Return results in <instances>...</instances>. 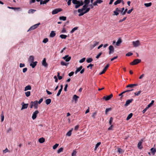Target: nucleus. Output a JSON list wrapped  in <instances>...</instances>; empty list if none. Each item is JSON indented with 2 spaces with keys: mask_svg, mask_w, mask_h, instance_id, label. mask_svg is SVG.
Masks as SVG:
<instances>
[{
  "mask_svg": "<svg viewBox=\"0 0 156 156\" xmlns=\"http://www.w3.org/2000/svg\"><path fill=\"white\" fill-rule=\"evenodd\" d=\"M1 121L2 122L4 121V116L3 115V112H2V113L1 115Z\"/></svg>",
  "mask_w": 156,
  "mask_h": 156,
  "instance_id": "nucleus-33",
  "label": "nucleus"
},
{
  "mask_svg": "<svg viewBox=\"0 0 156 156\" xmlns=\"http://www.w3.org/2000/svg\"><path fill=\"white\" fill-rule=\"evenodd\" d=\"M41 24L40 23H38L37 24H35L33 26H31L30 27V28L27 31H31L32 30H34L36 28H37L38 26L40 25Z\"/></svg>",
  "mask_w": 156,
  "mask_h": 156,
  "instance_id": "nucleus-2",
  "label": "nucleus"
},
{
  "mask_svg": "<svg viewBox=\"0 0 156 156\" xmlns=\"http://www.w3.org/2000/svg\"><path fill=\"white\" fill-rule=\"evenodd\" d=\"M8 8L9 9H13L15 10H21V9L20 8L10 7H9V6H8Z\"/></svg>",
  "mask_w": 156,
  "mask_h": 156,
  "instance_id": "nucleus-20",
  "label": "nucleus"
},
{
  "mask_svg": "<svg viewBox=\"0 0 156 156\" xmlns=\"http://www.w3.org/2000/svg\"><path fill=\"white\" fill-rule=\"evenodd\" d=\"M56 35V34L55 33L54 31H52L50 33V36L51 37H54Z\"/></svg>",
  "mask_w": 156,
  "mask_h": 156,
  "instance_id": "nucleus-24",
  "label": "nucleus"
},
{
  "mask_svg": "<svg viewBox=\"0 0 156 156\" xmlns=\"http://www.w3.org/2000/svg\"><path fill=\"white\" fill-rule=\"evenodd\" d=\"M82 68H83V66H81L77 68L76 69V70L78 72H79L82 69Z\"/></svg>",
  "mask_w": 156,
  "mask_h": 156,
  "instance_id": "nucleus-52",
  "label": "nucleus"
},
{
  "mask_svg": "<svg viewBox=\"0 0 156 156\" xmlns=\"http://www.w3.org/2000/svg\"><path fill=\"white\" fill-rule=\"evenodd\" d=\"M42 64L43 66L46 67L48 66V64L46 62V59L44 58L42 62Z\"/></svg>",
  "mask_w": 156,
  "mask_h": 156,
  "instance_id": "nucleus-15",
  "label": "nucleus"
},
{
  "mask_svg": "<svg viewBox=\"0 0 156 156\" xmlns=\"http://www.w3.org/2000/svg\"><path fill=\"white\" fill-rule=\"evenodd\" d=\"M37 61L31 62L30 64V66H31L32 68H34L37 65Z\"/></svg>",
  "mask_w": 156,
  "mask_h": 156,
  "instance_id": "nucleus-14",
  "label": "nucleus"
},
{
  "mask_svg": "<svg viewBox=\"0 0 156 156\" xmlns=\"http://www.w3.org/2000/svg\"><path fill=\"white\" fill-rule=\"evenodd\" d=\"M122 1L123 2V1H122V0H117L114 3V5H116L120 3L121 2H122Z\"/></svg>",
  "mask_w": 156,
  "mask_h": 156,
  "instance_id": "nucleus-28",
  "label": "nucleus"
},
{
  "mask_svg": "<svg viewBox=\"0 0 156 156\" xmlns=\"http://www.w3.org/2000/svg\"><path fill=\"white\" fill-rule=\"evenodd\" d=\"M133 100V99H129L127 100L126 102V104L125 105V106H127L128 105H129L130 103H131Z\"/></svg>",
  "mask_w": 156,
  "mask_h": 156,
  "instance_id": "nucleus-13",
  "label": "nucleus"
},
{
  "mask_svg": "<svg viewBox=\"0 0 156 156\" xmlns=\"http://www.w3.org/2000/svg\"><path fill=\"white\" fill-rule=\"evenodd\" d=\"M112 110V108H106L105 110V114H107V113L108 112Z\"/></svg>",
  "mask_w": 156,
  "mask_h": 156,
  "instance_id": "nucleus-47",
  "label": "nucleus"
},
{
  "mask_svg": "<svg viewBox=\"0 0 156 156\" xmlns=\"http://www.w3.org/2000/svg\"><path fill=\"white\" fill-rule=\"evenodd\" d=\"M21 105H22V107L21 108V110H22L23 109L27 108L28 106V104H25L24 103V102H23L21 104Z\"/></svg>",
  "mask_w": 156,
  "mask_h": 156,
  "instance_id": "nucleus-11",
  "label": "nucleus"
},
{
  "mask_svg": "<svg viewBox=\"0 0 156 156\" xmlns=\"http://www.w3.org/2000/svg\"><path fill=\"white\" fill-rule=\"evenodd\" d=\"M102 52H101L99 53L96 57V58L97 59L98 58H99V57L100 56L102 55Z\"/></svg>",
  "mask_w": 156,
  "mask_h": 156,
  "instance_id": "nucleus-54",
  "label": "nucleus"
},
{
  "mask_svg": "<svg viewBox=\"0 0 156 156\" xmlns=\"http://www.w3.org/2000/svg\"><path fill=\"white\" fill-rule=\"evenodd\" d=\"M72 3L75 5L76 9H77L81 6L79 1L75 0L72 2Z\"/></svg>",
  "mask_w": 156,
  "mask_h": 156,
  "instance_id": "nucleus-1",
  "label": "nucleus"
},
{
  "mask_svg": "<svg viewBox=\"0 0 156 156\" xmlns=\"http://www.w3.org/2000/svg\"><path fill=\"white\" fill-rule=\"evenodd\" d=\"M90 2V0H85L84 2L85 4L88 5Z\"/></svg>",
  "mask_w": 156,
  "mask_h": 156,
  "instance_id": "nucleus-42",
  "label": "nucleus"
},
{
  "mask_svg": "<svg viewBox=\"0 0 156 156\" xmlns=\"http://www.w3.org/2000/svg\"><path fill=\"white\" fill-rule=\"evenodd\" d=\"M133 116V114L132 113H130L129 114L127 117L126 119L127 120H129V119L132 116Z\"/></svg>",
  "mask_w": 156,
  "mask_h": 156,
  "instance_id": "nucleus-35",
  "label": "nucleus"
},
{
  "mask_svg": "<svg viewBox=\"0 0 156 156\" xmlns=\"http://www.w3.org/2000/svg\"><path fill=\"white\" fill-rule=\"evenodd\" d=\"M118 152L119 153V154L122 153L123 152V150L122 149L120 148H118Z\"/></svg>",
  "mask_w": 156,
  "mask_h": 156,
  "instance_id": "nucleus-53",
  "label": "nucleus"
},
{
  "mask_svg": "<svg viewBox=\"0 0 156 156\" xmlns=\"http://www.w3.org/2000/svg\"><path fill=\"white\" fill-rule=\"evenodd\" d=\"M150 151L151 153L153 155L156 152V149L153 147L151 148L150 149Z\"/></svg>",
  "mask_w": 156,
  "mask_h": 156,
  "instance_id": "nucleus-18",
  "label": "nucleus"
},
{
  "mask_svg": "<svg viewBox=\"0 0 156 156\" xmlns=\"http://www.w3.org/2000/svg\"><path fill=\"white\" fill-rule=\"evenodd\" d=\"M57 76L59 80H61L62 79V77L61 76H60V73L59 72L57 73Z\"/></svg>",
  "mask_w": 156,
  "mask_h": 156,
  "instance_id": "nucleus-45",
  "label": "nucleus"
},
{
  "mask_svg": "<svg viewBox=\"0 0 156 156\" xmlns=\"http://www.w3.org/2000/svg\"><path fill=\"white\" fill-rule=\"evenodd\" d=\"M78 98H79V97L76 94H75L73 96V99L75 101H76Z\"/></svg>",
  "mask_w": 156,
  "mask_h": 156,
  "instance_id": "nucleus-29",
  "label": "nucleus"
},
{
  "mask_svg": "<svg viewBox=\"0 0 156 156\" xmlns=\"http://www.w3.org/2000/svg\"><path fill=\"white\" fill-rule=\"evenodd\" d=\"M31 89V87L30 85H28L26 86L25 88L24 89V91H26L28 90H30Z\"/></svg>",
  "mask_w": 156,
  "mask_h": 156,
  "instance_id": "nucleus-26",
  "label": "nucleus"
},
{
  "mask_svg": "<svg viewBox=\"0 0 156 156\" xmlns=\"http://www.w3.org/2000/svg\"><path fill=\"white\" fill-rule=\"evenodd\" d=\"M137 85V84H130L127 85L126 86V87H130V88H133V87L134 86H136Z\"/></svg>",
  "mask_w": 156,
  "mask_h": 156,
  "instance_id": "nucleus-19",
  "label": "nucleus"
},
{
  "mask_svg": "<svg viewBox=\"0 0 156 156\" xmlns=\"http://www.w3.org/2000/svg\"><path fill=\"white\" fill-rule=\"evenodd\" d=\"M154 100H152L151 101V102L147 105V107H148V108H149L152 105H153V104L154 103Z\"/></svg>",
  "mask_w": 156,
  "mask_h": 156,
  "instance_id": "nucleus-39",
  "label": "nucleus"
},
{
  "mask_svg": "<svg viewBox=\"0 0 156 156\" xmlns=\"http://www.w3.org/2000/svg\"><path fill=\"white\" fill-rule=\"evenodd\" d=\"M133 90V89H131V90H126L124 91H123V92H122V93H120V94H119V96H121V98H122V97L123 96H122V94L126 92H129L130 91H132V90Z\"/></svg>",
  "mask_w": 156,
  "mask_h": 156,
  "instance_id": "nucleus-16",
  "label": "nucleus"
},
{
  "mask_svg": "<svg viewBox=\"0 0 156 156\" xmlns=\"http://www.w3.org/2000/svg\"><path fill=\"white\" fill-rule=\"evenodd\" d=\"M59 144H55V145H54L53 147V149H55L58 146Z\"/></svg>",
  "mask_w": 156,
  "mask_h": 156,
  "instance_id": "nucleus-48",
  "label": "nucleus"
},
{
  "mask_svg": "<svg viewBox=\"0 0 156 156\" xmlns=\"http://www.w3.org/2000/svg\"><path fill=\"white\" fill-rule=\"evenodd\" d=\"M76 151L75 150H74L72 154V156H76Z\"/></svg>",
  "mask_w": 156,
  "mask_h": 156,
  "instance_id": "nucleus-46",
  "label": "nucleus"
},
{
  "mask_svg": "<svg viewBox=\"0 0 156 156\" xmlns=\"http://www.w3.org/2000/svg\"><path fill=\"white\" fill-rule=\"evenodd\" d=\"M38 113L39 112L38 110H36L33 112L32 116V118L33 119H34L36 118L37 115Z\"/></svg>",
  "mask_w": 156,
  "mask_h": 156,
  "instance_id": "nucleus-10",
  "label": "nucleus"
},
{
  "mask_svg": "<svg viewBox=\"0 0 156 156\" xmlns=\"http://www.w3.org/2000/svg\"><path fill=\"white\" fill-rule=\"evenodd\" d=\"M98 44L99 42H98L94 41V44L91 45V46H90V48H91V49H93L96 46L98 45Z\"/></svg>",
  "mask_w": 156,
  "mask_h": 156,
  "instance_id": "nucleus-17",
  "label": "nucleus"
},
{
  "mask_svg": "<svg viewBox=\"0 0 156 156\" xmlns=\"http://www.w3.org/2000/svg\"><path fill=\"white\" fill-rule=\"evenodd\" d=\"M87 5L85 4L83 5L82 8L81 9H79L78 10V12H83L84 10H85L87 7Z\"/></svg>",
  "mask_w": 156,
  "mask_h": 156,
  "instance_id": "nucleus-4",
  "label": "nucleus"
},
{
  "mask_svg": "<svg viewBox=\"0 0 156 156\" xmlns=\"http://www.w3.org/2000/svg\"><path fill=\"white\" fill-rule=\"evenodd\" d=\"M133 53L131 52H129L126 54V56H129L133 55Z\"/></svg>",
  "mask_w": 156,
  "mask_h": 156,
  "instance_id": "nucleus-55",
  "label": "nucleus"
},
{
  "mask_svg": "<svg viewBox=\"0 0 156 156\" xmlns=\"http://www.w3.org/2000/svg\"><path fill=\"white\" fill-rule=\"evenodd\" d=\"M93 60L92 58H88L87 59L86 62L87 63H90Z\"/></svg>",
  "mask_w": 156,
  "mask_h": 156,
  "instance_id": "nucleus-34",
  "label": "nucleus"
},
{
  "mask_svg": "<svg viewBox=\"0 0 156 156\" xmlns=\"http://www.w3.org/2000/svg\"><path fill=\"white\" fill-rule=\"evenodd\" d=\"M74 73V72H71L68 75L69 76H71L73 75Z\"/></svg>",
  "mask_w": 156,
  "mask_h": 156,
  "instance_id": "nucleus-63",
  "label": "nucleus"
},
{
  "mask_svg": "<svg viewBox=\"0 0 156 156\" xmlns=\"http://www.w3.org/2000/svg\"><path fill=\"white\" fill-rule=\"evenodd\" d=\"M141 93V91L140 90L138 91L137 92H136L134 93V94L135 96H138L139 94H140Z\"/></svg>",
  "mask_w": 156,
  "mask_h": 156,
  "instance_id": "nucleus-50",
  "label": "nucleus"
},
{
  "mask_svg": "<svg viewBox=\"0 0 156 156\" xmlns=\"http://www.w3.org/2000/svg\"><path fill=\"white\" fill-rule=\"evenodd\" d=\"M59 19L60 20H62L63 21H65L66 19V16H62L59 17Z\"/></svg>",
  "mask_w": 156,
  "mask_h": 156,
  "instance_id": "nucleus-31",
  "label": "nucleus"
},
{
  "mask_svg": "<svg viewBox=\"0 0 156 156\" xmlns=\"http://www.w3.org/2000/svg\"><path fill=\"white\" fill-rule=\"evenodd\" d=\"M68 85L67 84H66L65 86V87L64 88V90L65 91H66L67 90V88L68 87Z\"/></svg>",
  "mask_w": 156,
  "mask_h": 156,
  "instance_id": "nucleus-62",
  "label": "nucleus"
},
{
  "mask_svg": "<svg viewBox=\"0 0 156 156\" xmlns=\"http://www.w3.org/2000/svg\"><path fill=\"white\" fill-rule=\"evenodd\" d=\"M48 41V39L47 38H45L43 40V42L44 43H46Z\"/></svg>",
  "mask_w": 156,
  "mask_h": 156,
  "instance_id": "nucleus-56",
  "label": "nucleus"
},
{
  "mask_svg": "<svg viewBox=\"0 0 156 156\" xmlns=\"http://www.w3.org/2000/svg\"><path fill=\"white\" fill-rule=\"evenodd\" d=\"M144 5L146 7H148L151 6L152 5V3L151 2H150L147 3H145Z\"/></svg>",
  "mask_w": 156,
  "mask_h": 156,
  "instance_id": "nucleus-40",
  "label": "nucleus"
},
{
  "mask_svg": "<svg viewBox=\"0 0 156 156\" xmlns=\"http://www.w3.org/2000/svg\"><path fill=\"white\" fill-rule=\"evenodd\" d=\"M62 11V9H56L52 11V14L53 15L55 14Z\"/></svg>",
  "mask_w": 156,
  "mask_h": 156,
  "instance_id": "nucleus-6",
  "label": "nucleus"
},
{
  "mask_svg": "<svg viewBox=\"0 0 156 156\" xmlns=\"http://www.w3.org/2000/svg\"><path fill=\"white\" fill-rule=\"evenodd\" d=\"M26 96L27 97H28L30 95V91H27L25 93Z\"/></svg>",
  "mask_w": 156,
  "mask_h": 156,
  "instance_id": "nucleus-43",
  "label": "nucleus"
},
{
  "mask_svg": "<svg viewBox=\"0 0 156 156\" xmlns=\"http://www.w3.org/2000/svg\"><path fill=\"white\" fill-rule=\"evenodd\" d=\"M109 66V64H108L106 66H105L104 69H103L104 70L105 72L107 70V69H108V68Z\"/></svg>",
  "mask_w": 156,
  "mask_h": 156,
  "instance_id": "nucleus-44",
  "label": "nucleus"
},
{
  "mask_svg": "<svg viewBox=\"0 0 156 156\" xmlns=\"http://www.w3.org/2000/svg\"><path fill=\"white\" fill-rule=\"evenodd\" d=\"M78 28V27H74L73 28L71 31L70 32L71 33H73L76 30H77Z\"/></svg>",
  "mask_w": 156,
  "mask_h": 156,
  "instance_id": "nucleus-37",
  "label": "nucleus"
},
{
  "mask_svg": "<svg viewBox=\"0 0 156 156\" xmlns=\"http://www.w3.org/2000/svg\"><path fill=\"white\" fill-rule=\"evenodd\" d=\"M148 108L147 107H146L144 109L143 111H142V112L143 113H144L147 110V109L148 108Z\"/></svg>",
  "mask_w": 156,
  "mask_h": 156,
  "instance_id": "nucleus-61",
  "label": "nucleus"
},
{
  "mask_svg": "<svg viewBox=\"0 0 156 156\" xmlns=\"http://www.w3.org/2000/svg\"><path fill=\"white\" fill-rule=\"evenodd\" d=\"M142 142L140 141L138 144L137 147L138 148L140 149H141L143 148V147L142 146Z\"/></svg>",
  "mask_w": 156,
  "mask_h": 156,
  "instance_id": "nucleus-23",
  "label": "nucleus"
},
{
  "mask_svg": "<svg viewBox=\"0 0 156 156\" xmlns=\"http://www.w3.org/2000/svg\"><path fill=\"white\" fill-rule=\"evenodd\" d=\"M9 152V151L7 148H6L3 151V153H6Z\"/></svg>",
  "mask_w": 156,
  "mask_h": 156,
  "instance_id": "nucleus-59",
  "label": "nucleus"
},
{
  "mask_svg": "<svg viewBox=\"0 0 156 156\" xmlns=\"http://www.w3.org/2000/svg\"><path fill=\"white\" fill-rule=\"evenodd\" d=\"M62 91V90H61V89H60L58 91V92L57 94V96H59L60 95Z\"/></svg>",
  "mask_w": 156,
  "mask_h": 156,
  "instance_id": "nucleus-58",
  "label": "nucleus"
},
{
  "mask_svg": "<svg viewBox=\"0 0 156 156\" xmlns=\"http://www.w3.org/2000/svg\"><path fill=\"white\" fill-rule=\"evenodd\" d=\"M112 97L113 94H112L109 95L104 96L103 98L104 99H105V101H107L110 99Z\"/></svg>",
  "mask_w": 156,
  "mask_h": 156,
  "instance_id": "nucleus-5",
  "label": "nucleus"
},
{
  "mask_svg": "<svg viewBox=\"0 0 156 156\" xmlns=\"http://www.w3.org/2000/svg\"><path fill=\"white\" fill-rule=\"evenodd\" d=\"M31 102L32 104H33L34 108L36 109H37L38 108V101L36 100L34 101H31Z\"/></svg>",
  "mask_w": 156,
  "mask_h": 156,
  "instance_id": "nucleus-8",
  "label": "nucleus"
},
{
  "mask_svg": "<svg viewBox=\"0 0 156 156\" xmlns=\"http://www.w3.org/2000/svg\"><path fill=\"white\" fill-rule=\"evenodd\" d=\"M133 44L134 47H136L140 45V41L139 40H137L136 41H133L132 42Z\"/></svg>",
  "mask_w": 156,
  "mask_h": 156,
  "instance_id": "nucleus-7",
  "label": "nucleus"
},
{
  "mask_svg": "<svg viewBox=\"0 0 156 156\" xmlns=\"http://www.w3.org/2000/svg\"><path fill=\"white\" fill-rule=\"evenodd\" d=\"M67 37V36L64 34H61L60 35V37L62 39H66Z\"/></svg>",
  "mask_w": 156,
  "mask_h": 156,
  "instance_id": "nucleus-36",
  "label": "nucleus"
},
{
  "mask_svg": "<svg viewBox=\"0 0 156 156\" xmlns=\"http://www.w3.org/2000/svg\"><path fill=\"white\" fill-rule=\"evenodd\" d=\"M141 61V60L140 59H135L133 62L130 63V64L132 65H136L140 62Z\"/></svg>",
  "mask_w": 156,
  "mask_h": 156,
  "instance_id": "nucleus-3",
  "label": "nucleus"
},
{
  "mask_svg": "<svg viewBox=\"0 0 156 156\" xmlns=\"http://www.w3.org/2000/svg\"><path fill=\"white\" fill-rule=\"evenodd\" d=\"M85 59H86V58H83L82 59L80 60H79V62L80 63H83L85 61Z\"/></svg>",
  "mask_w": 156,
  "mask_h": 156,
  "instance_id": "nucleus-49",
  "label": "nucleus"
},
{
  "mask_svg": "<svg viewBox=\"0 0 156 156\" xmlns=\"http://www.w3.org/2000/svg\"><path fill=\"white\" fill-rule=\"evenodd\" d=\"M133 10V8H132V9H130L129 10L127 11V13L128 14H130Z\"/></svg>",
  "mask_w": 156,
  "mask_h": 156,
  "instance_id": "nucleus-60",
  "label": "nucleus"
},
{
  "mask_svg": "<svg viewBox=\"0 0 156 156\" xmlns=\"http://www.w3.org/2000/svg\"><path fill=\"white\" fill-rule=\"evenodd\" d=\"M38 141L41 143H42L45 141V139L43 137H41L39 139Z\"/></svg>",
  "mask_w": 156,
  "mask_h": 156,
  "instance_id": "nucleus-25",
  "label": "nucleus"
},
{
  "mask_svg": "<svg viewBox=\"0 0 156 156\" xmlns=\"http://www.w3.org/2000/svg\"><path fill=\"white\" fill-rule=\"evenodd\" d=\"M35 11L36 10H35L33 9H30L29 10L28 12L29 13H34Z\"/></svg>",
  "mask_w": 156,
  "mask_h": 156,
  "instance_id": "nucleus-41",
  "label": "nucleus"
},
{
  "mask_svg": "<svg viewBox=\"0 0 156 156\" xmlns=\"http://www.w3.org/2000/svg\"><path fill=\"white\" fill-rule=\"evenodd\" d=\"M43 100V98H41L38 102V103L39 104H40L42 102Z\"/></svg>",
  "mask_w": 156,
  "mask_h": 156,
  "instance_id": "nucleus-64",
  "label": "nucleus"
},
{
  "mask_svg": "<svg viewBox=\"0 0 156 156\" xmlns=\"http://www.w3.org/2000/svg\"><path fill=\"white\" fill-rule=\"evenodd\" d=\"M90 7L89 8H87L86 9V10L84 11V12L85 13H87L90 10Z\"/></svg>",
  "mask_w": 156,
  "mask_h": 156,
  "instance_id": "nucleus-57",
  "label": "nucleus"
},
{
  "mask_svg": "<svg viewBox=\"0 0 156 156\" xmlns=\"http://www.w3.org/2000/svg\"><path fill=\"white\" fill-rule=\"evenodd\" d=\"M63 58L64 60H65V61L66 62H67L69 61L71 59V57L70 56H69L68 55H65V56L63 57Z\"/></svg>",
  "mask_w": 156,
  "mask_h": 156,
  "instance_id": "nucleus-12",
  "label": "nucleus"
},
{
  "mask_svg": "<svg viewBox=\"0 0 156 156\" xmlns=\"http://www.w3.org/2000/svg\"><path fill=\"white\" fill-rule=\"evenodd\" d=\"M109 54H110L114 52V48L112 45H110L109 47Z\"/></svg>",
  "mask_w": 156,
  "mask_h": 156,
  "instance_id": "nucleus-9",
  "label": "nucleus"
},
{
  "mask_svg": "<svg viewBox=\"0 0 156 156\" xmlns=\"http://www.w3.org/2000/svg\"><path fill=\"white\" fill-rule=\"evenodd\" d=\"M73 130V128L71 129V130H69L66 134V135L67 136H70L72 134V132Z\"/></svg>",
  "mask_w": 156,
  "mask_h": 156,
  "instance_id": "nucleus-21",
  "label": "nucleus"
},
{
  "mask_svg": "<svg viewBox=\"0 0 156 156\" xmlns=\"http://www.w3.org/2000/svg\"><path fill=\"white\" fill-rule=\"evenodd\" d=\"M34 57L32 55H31L30 56L28 61L31 62H34Z\"/></svg>",
  "mask_w": 156,
  "mask_h": 156,
  "instance_id": "nucleus-22",
  "label": "nucleus"
},
{
  "mask_svg": "<svg viewBox=\"0 0 156 156\" xmlns=\"http://www.w3.org/2000/svg\"><path fill=\"white\" fill-rule=\"evenodd\" d=\"M63 148L62 147H61L58 149L57 151V153L58 154H59L62 152L63 151Z\"/></svg>",
  "mask_w": 156,
  "mask_h": 156,
  "instance_id": "nucleus-38",
  "label": "nucleus"
},
{
  "mask_svg": "<svg viewBox=\"0 0 156 156\" xmlns=\"http://www.w3.org/2000/svg\"><path fill=\"white\" fill-rule=\"evenodd\" d=\"M122 42V40L121 38H119L116 43V45L118 46Z\"/></svg>",
  "mask_w": 156,
  "mask_h": 156,
  "instance_id": "nucleus-30",
  "label": "nucleus"
},
{
  "mask_svg": "<svg viewBox=\"0 0 156 156\" xmlns=\"http://www.w3.org/2000/svg\"><path fill=\"white\" fill-rule=\"evenodd\" d=\"M61 64L62 66H66L68 64V63H66L64 61H61Z\"/></svg>",
  "mask_w": 156,
  "mask_h": 156,
  "instance_id": "nucleus-51",
  "label": "nucleus"
},
{
  "mask_svg": "<svg viewBox=\"0 0 156 156\" xmlns=\"http://www.w3.org/2000/svg\"><path fill=\"white\" fill-rule=\"evenodd\" d=\"M101 143L100 142H99L98 143L95 145V148L94 149V151L96 150L97 148L101 144Z\"/></svg>",
  "mask_w": 156,
  "mask_h": 156,
  "instance_id": "nucleus-32",
  "label": "nucleus"
},
{
  "mask_svg": "<svg viewBox=\"0 0 156 156\" xmlns=\"http://www.w3.org/2000/svg\"><path fill=\"white\" fill-rule=\"evenodd\" d=\"M45 103L47 105L49 104L51 102V99H47L45 101Z\"/></svg>",
  "mask_w": 156,
  "mask_h": 156,
  "instance_id": "nucleus-27",
  "label": "nucleus"
}]
</instances>
